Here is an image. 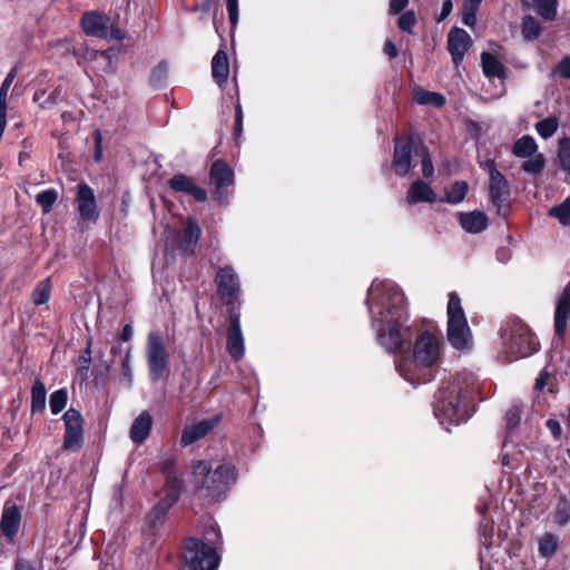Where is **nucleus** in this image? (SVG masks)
Wrapping results in <instances>:
<instances>
[{
    "mask_svg": "<svg viewBox=\"0 0 570 570\" xmlns=\"http://www.w3.org/2000/svg\"><path fill=\"white\" fill-rule=\"evenodd\" d=\"M376 342L386 352L400 351L413 336L403 291L389 279H374L365 299Z\"/></svg>",
    "mask_w": 570,
    "mask_h": 570,
    "instance_id": "f257e3e1",
    "label": "nucleus"
},
{
    "mask_svg": "<svg viewBox=\"0 0 570 570\" xmlns=\"http://www.w3.org/2000/svg\"><path fill=\"white\" fill-rule=\"evenodd\" d=\"M475 382L470 373H459L441 381L434 393L433 412L446 432L452 425L464 423L470 417L469 400Z\"/></svg>",
    "mask_w": 570,
    "mask_h": 570,
    "instance_id": "f03ea898",
    "label": "nucleus"
},
{
    "mask_svg": "<svg viewBox=\"0 0 570 570\" xmlns=\"http://www.w3.org/2000/svg\"><path fill=\"white\" fill-rule=\"evenodd\" d=\"M442 360V343L430 331L420 333L411 350L404 351L395 361L397 373L413 387L431 382Z\"/></svg>",
    "mask_w": 570,
    "mask_h": 570,
    "instance_id": "7ed1b4c3",
    "label": "nucleus"
},
{
    "mask_svg": "<svg viewBox=\"0 0 570 570\" xmlns=\"http://www.w3.org/2000/svg\"><path fill=\"white\" fill-rule=\"evenodd\" d=\"M204 527L206 529L209 528V531L205 532V540L207 542L194 537L187 538L184 541L181 570H216L218 568L220 558L215 548L212 547L219 539L217 524L212 519H208L205 521Z\"/></svg>",
    "mask_w": 570,
    "mask_h": 570,
    "instance_id": "20e7f679",
    "label": "nucleus"
},
{
    "mask_svg": "<svg viewBox=\"0 0 570 570\" xmlns=\"http://www.w3.org/2000/svg\"><path fill=\"white\" fill-rule=\"evenodd\" d=\"M193 476L199 483L196 487L197 491L209 502H214L226 497L230 485L236 482L237 471L230 463L212 470L208 462L198 461L193 466Z\"/></svg>",
    "mask_w": 570,
    "mask_h": 570,
    "instance_id": "39448f33",
    "label": "nucleus"
},
{
    "mask_svg": "<svg viewBox=\"0 0 570 570\" xmlns=\"http://www.w3.org/2000/svg\"><path fill=\"white\" fill-rule=\"evenodd\" d=\"M502 348L500 357L505 362H513L527 357L538 350L537 337L520 320H512L501 331Z\"/></svg>",
    "mask_w": 570,
    "mask_h": 570,
    "instance_id": "423d86ee",
    "label": "nucleus"
},
{
    "mask_svg": "<svg viewBox=\"0 0 570 570\" xmlns=\"http://www.w3.org/2000/svg\"><path fill=\"white\" fill-rule=\"evenodd\" d=\"M446 316V338L450 345L460 352L471 351L473 345L472 332L456 292L449 293Z\"/></svg>",
    "mask_w": 570,
    "mask_h": 570,
    "instance_id": "0eeeda50",
    "label": "nucleus"
},
{
    "mask_svg": "<svg viewBox=\"0 0 570 570\" xmlns=\"http://www.w3.org/2000/svg\"><path fill=\"white\" fill-rule=\"evenodd\" d=\"M146 360L149 380L153 383L165 377L168 372L169 354L159 332H149L146 342Z\"/></svg>",
    "mask_w": 570,
    "mask_h": 570,
    "instance_id": "6e6552de",
    "label": "nucleus"
},
{
    "mask_svg": "<svg viewBox=\"0 0 570 570\" xmlns=\"http://www.w3.org/2000/svg\"><path fill=\"white\" fill-rule=\"evenodd\" d=\"M485 169L489 174V195L498 213L505 216L510 197V187L507 178L497 169L495 161L488 159Z\"/></svg>",
    "mask_w": 570,
    "mask_h": 570,
    "instance_id": "1a4fd4ad",
    "label": "nucleus"
},
{
    "mask_svg": "<svg viewBox=\"0 0 570 570\" xmlns=\"http://www.w3.org/2000/svg\"><path fill=\"white\" fill-rule=\"evenodd\" d=\"M234 184V170L224 160H215L209 170V185L215 188V199L223 204H228L226 188Z\"/></svg>",
    "mask_w": 570,
    "mask_h": 570,
    "instance_id": "9d476101",
    "label": "nucleus"
},
{
    "mask_svg": "<svg viewBox=\"0 0 570 570\" xmlns=\"http://www.w3.org/2000/svg\"><path fill=\"white\" fill-rule=\"evenodd\" d=\"M215 282L217 284L218 292L226 298L227 305L230 309L235 311V305L239 302V279L235 271L230 266L219 268L216 274Z\"/></svg>",
    "mask_w": 570,
    "mask_h": 570,
    "instance_id": "9b49d317",
    "label": "nucleus"
},
{
    "mask_svg": "<svg viewBox=\"0 0 570 570\" xmlns=\"http://www.w3.org/2000/svg\"><path fill=\"white\" fill-rule=\"evenodd\" d=\"M62 420L66 428L63 449L77 452L83 442L82 416L79 411L69 409L65 412Z\"/></svg>",
    "mask_w": 570,
    "mask_h": 570,
    "instance_id": "f8f14e48",
    "label": "nucleus"
},
{
    "mask_svg": "<svg viewBox=\"0 0 570 570\" xmlns=\"http://www.w3.org/2000/svg\"><path fill=\"white\" fill-rule=\"evenodd\" d=\"M226 350L234 361H239L245 354V341L240 327V315L234 309L229 311Z\"/></svg>",
    "mask_w": 570,
    "mask_h": 570,
    "instance_id": "ddd939ff",
    "label": "nucleus"
},
{
    "mask_svg": "<svg viewBox=\"0 0 570 570\" xmlns=\"http://www.w3.org/2000/svg\"><path fill=\"white\" fill-rule=\"evenodd\" d=\"M77 209L83 220L96 223L99 219V209L97 206L94 189L85 181L78 184V191L75 199Z\"/></svg>",
    "mask_w": 570,
    "mask_h": 570,
    "instance_id": "4468645a",
    "label": "nucleus"
},
{
    "mask_svg": "<svg viewBox=\"0 0 570 570\" xmlns=\"http://www.w3.org/2000/svg\"><path fill=\"white\" fill-rule=\"evenodd\" d=\"M21 524V510L20 508L10 502L6 501L2 509L0 519V533L8 542H13Z\"/></svg>",
    "mask_w": 570,
    "mask_h": 570,
    "instance_id": "2eb2a0df",
    "label": "nucleus"
},
{
    "mask_svg": "<svg viewBox=\"0 0 570 570\" xmlns=\"http://www.w3.org/2000/svg\"><path fill=\"white\" fill-rule=\"evenodd\" d=\"M472 45L470 35L461 28L454 27L448 35V50L453 63L458 67Z\"/></svg>",
    "mask_w": 570,
    "mask_h": 570,
    "instance_id": "dca6fc26",
    "label": "nucleus"
},
{
    "mask_svg": "<svg viewBox=\"0 0 570 570\" xmlns=\"http://www.w3.org/2000/svg\"><path fill=\"white\" fill-rule=\"evenodd\" d=\"M412 163V144L411 139L402 141L401 138H395L394 154H393V169L400 177L406 176L411 170Z\"/></svg>",
    "mask_w": 570,
    "mask_h": 570,
    "instance_id": "f3484780",
    "label": "nucleus"
},
{
    "mask_svg": "<svg viewBox=\"0 0 570 570\" xmlns=\"http://www.w3.org/2000/svg\"><path fill=\"white\" fill-rule=\"evenodd\" d=\"M219 422V416L204 419L197 423L186 425L181 432L180 444L188 446L206 436Z\"/></svg>",
    "mask_w": 570,
    "mask_h": 570,
    "instance_id": "a211bd4d",
    "label": "nucleus"
},
{
    "mask_svg": "<svg viewBox=\"0 0 570 570\" xmlns=\"http://www.w3.org/2000/svg\"><path fill=\"white\" fill-rule=\"evenodd\" d=\"M183 481L175 473L168 472L165 483V497L155 507V511L165 514L180 498Z\"/></svg>",
    "mask_w": 570,
    "mask_h": 570,
    "instance_id": "6ab92c4d",
    "label": "nucleus"
},
{
    "mask_svg": "<svg viewBox=\"0 0 570 570\" xmlns=\"http://www.w3.org/2000/svg\"><path fill=\"white\" fill-rule=\"evenodd\" d=\"M168 185L175 191L191 195L198 203H204L207 200L206 189L198 187L193 178L184 174L174 175L169 179Z\"/></svg>",
    "mask_w": 570,
    "mask_h": 570,
    "instance_id": "aec40b11",
    "label": "nucleus"
},
{
    "mask_svg": "<svg viewBox=\"0 0 570 570\" xmlns=\"http://www.w3.org/2000/svg\"><path fill=\"white\" fill-rule=\"evenodd\" d=\"M570 313V295L567 289L558 296L554 309V335L562 340L566 335Z\"/></svg>",
    "mask_w": 570,
    "mask_h": 570,
    "instance_id": "412c9836",
    "label": "nucleus"
},
{
    "mask_svg": "<svg viewBox=\"0 0 570 570\" xmlns=\"http://www.w3.org/2000/svg\"><path fill=\"white\" fill-rule=\"evenodd\" d=\"M109 22L110 19L107 16L91 11L83 14L81 28L88 36L102 39L107 35Z\"/></svg>",
    "mask_w": 570,
    "mask_h": 570,
    "instance_id": "4be33fe9",
    "label": "nucleus"
},
{
    "mask_svg": "<svg viewBox=\"0 0 570 570\" xmlns=\"http://www.w3.org/2000/svg\"><path fill=\"white\" fill-rule=\"evenodd\" d=\"M436 199L438 195L434 189L421 179L414 180L406 193V203L410 205L417 203L432 204L436 202Z\"/></svg>",
    "mask_w": 570,
    "mask_h": 570,
    "instance_id": "5701e85b",
    "label": "nucleus"
},
{
    "mask_svg": "<svg viewBox=\"0 0 570 570\" xmlns=\"http://www.w3.org/2000/svg\"><path fill=\"white\" fill-rule=\"evenodd\" d=\"M200 228L197 223L189 220L187 226L178 234V248L184 254H191L198 243Z\"/></svg>",
    "mask_w": 570,
    "mask_h": 570,
    "instance_id": "b1692460",
    "label": "nucleus"
},
{
    "mask_svg": "<svg viewBox=\"0 0 570 570\" xmlns=\"http://www.w3.org/2000/svg\"><path fill=\"white\" fill-rule=\"evenodd\" d=\"M459 222L461 227L470 234H479L488 227L487 215L479 210L460 213Z\"/></svg>",
    "mask_w": 570,
    "mask_h": 570,
    "instance_id": "393cba45",
    "label": "nucleus"
},
{
    "mask_svg": "<svg viewBox=\"0 0 570 570\" xmlns=\"http://www.w3.org/2000/svg\"><path fill=\"white\" fill-rule=\"evenodd\" d=\"M151 426H153V419H151V415L149 414V412H147V411L141 412L135 419V421L130 428V439L137 444L144 443L147 440V438L149 436Z\"/></svg>",
    "mask_w": 570,
    "mask_h": 570,
    "instance_id": "a878e982",
    "label": "nucleus"
},
{
    "mask_svg": "<svg viewBox=\"0 0 570 570\" xmlns=\"http://www.w3.org/2000/svg\"><path fill=\"white\" fill-rule=\"evenodd\" d=\"M212 75L219 86L227 81L229 75V62L228 56L223 49H219L212 59Z\"/></svg>",
    "mask_w": 570,
    "mask_h": 570,
    "instance_id": "bb28decb",
    "label": "nucleus"
},
{
    "mask_svg": "<svg viewBox=\"0 0 570 570\" xmlns=\"http://www.w3.org/2000/svg\"><path fill=\"white\" fill-rule=\"evenodd\" d=\"M481 65L483 73L488 78H503L505 76L507 68L492 53H481Z\"/></svg>",
    "mask_w": 570,
    "mask_h": 570,
    "instance_id": "cd10ccee",
    "label": "nucleus"
},
{
    "mask_svg": "<svg viewBox=\"0 0 570 570\" xmlns=\"http://www.w3.org/2000/svg\"><path fill=\"white\" fill-rule=\"evenodd\" d=\"M413 100L417 105L434 106L438 108L443 107L446 102V99L442 94L429 91L420 87H416L413 90Z\"/></svg>",
    "mask_w": 570,
    "mask_h": 570,
    "instance_id": "c85d7f7f",
    "label": "nucleus"
},
{
    "mask_svg": "<svg viewBox=\"0 0 570 570\" xmlns=\"http://www.w3.org/2000/svg\"><path fill=\"white\" fill-rule=\"evenodd\" d=\"M538 145L534 138L530 135H524L519 138L512 148V153L514 156L519 158H528L532 155L537 154Z\"/></svg>",
    "mask_w": 570,
    "mask_h": 570,
    "instance_id": "c756f323",
    "label": "nucleus"
},
{
    "mask_svg": "<svg viewBox=\"0 0 570 570\" xmlns=\"http://www.w3.org/2000/svg\"><path fill=\"white\" fill-rule=\"evenodd\" d=\"M46 386L41 380H36L31 389V412H42L46 409Z\"/></svg>",
    "mask_w": 570,
    "mask_h": 570,
    "instance_id": "7c9ffc66",
    "label": "nucleus"
},
{
    "mask_svg": "<svg viewBox=\"0 0 570 570\" xmlns=\"http://www.w3.org/2000/svg\"><path fill=\"white\" fill-rule=\"evenodd\" d=\"M538 551L542 558L551 559L558 551V538L556 534L546 533L539 539Z\"/></svg>",
    "mask_w": 570,
    "mask_h": 570,
    "instance_id": "2f4dec72",
    "label": "nucleus"
},
{
    "mask_svg": "<svg viewBox=\"0 0 570 570\" xmlns=\"http://www.w3.org/2000/svg\"><path fill=\"white\" fill-rule=\"evenodd\" d=\"M548 215L556 218L563 227L570 226V196H568L559 205L552 206Z\"/></svg>",
    "mask_w": 570,
    "mask_h": 570,
    "instance_id": "473e14b6",
    "label": "nucleus"
},
{
    "mask_svg": "<svg viewBox=\"0 0 570 570\" xmlns=\"http://www.w3.org/2000/svg\"><path fill=\"white\" fill-rule=\"evenodd\" d=\"M557 155L560 168L570 177V136L558 140Z\"/></svg>",
    "mask_w": 570,
    "mask_h": 570,
    "instance_id": "72a5a7b5",
    "label": "nucleus"
},
{
    "mask_svg": "<svg viewBox=\"0 0 570 570\" xmlns=\"http://www.w3.org/2000/svg\"><path fill=\"white\" fill-rule=\"evenodd\" d=\"M468 193V184L464 180H456L451 189L445 193L444 198L442 202L449 203V204H460L463 202Z\"/></svg>",
    "mask_w": 570,
    "mask_h": 570,
    "instance_id": "f704fd0d",
    "label": "nucleus"
},
{
    "mask_svg": "<svg viewBox=\"0 0 570 570\" xmlns=\"http://www.w3.org/2000/svg\"><path fill=\"white\" fill-rule=\"evenodd\" d=\"M559 128V119L554 116L547 117L535 124V131L542 139L551 138Z\"/></svg>",
    "mask_w": 570,
    "mask_h": 570,
    "instance_id": "c9c22d12",
    "label": "nucleus"
},
{
    "mask_svg": "<svg viewBox=\"0 0 570 570\" xmlns=\"http://www.w3.org/2000/svg\"><path fill=\"white\" fill-rule=\"evenodd\" d=\"M529 159L524 160L521 165V169L524 173L531 175H540L546 166V159L542 154H534Z\"/></svg>",
    "mask_w": 570,
    "mask_h": 570,
    "instance_id": "e433bc0d",
    "label": "nucleus"
},
{
    "mask_svg": "<svg viewBox=\"0 0 570 570\" xmlns=\"http://www.w3.org/2000/svg\"><path fill=\"white\" fill-rule=\"evenodd\" d=\"M535 11L544 20H553L557 14V0H533Z\"/></svg>",
    "mask_w": 570,
    "mask_h": 570,
    "instance_id": "4c0bfd02",
    "label": "nucleus"
},
{
    "mask_svg": "<svg viewBox=\"0 0 570 570\" xmlns=\"http://www.w3.org/2000/svg\"><path fill=\"white\" fill-rule=\"evenodd\" d=\"M51 283L49 278L41 281L32 292V302L35 305L46 304L50 299Z\"/></svg>",
    "mask_w": 570,
    "mask_h": 570,
    "instance_id": "58836bf2",
    "label": "nucleus"
},
{
    "mask_svg": "<svg viewBox=\"0 0 570 570\" xmlns=\"http://www.w3.org/2000/svg\"><path fill=\"white\" fill-rule=\"evenodd\" d=\"M57 190L50 188L40 191L36 197V202L41 207L43 214H48L52 209L55 203L57 202Z\"/></svg>",
    "mask_w": 570,
    "mask_h": 570,
    "instance_id": "ea45409f",
    "label": "nucleus"
},
{
    "mask_svg": "<svg viewBox=\"0 0 570 570\" xmlns=\"http://www.w3.org/2000/svg\"><path fill=\"white\" fill-rule=\"evenodd\" d=\"M68 393L66 389H59L50 395L49 405L53 415L59 414L67 405Z\"/></svg>",
    "mask_w": 570,
    "mask_h": 570,
    "instance_id": "a19ab883",
    "label": "nucleus"
},
{
    "mask_svg": "<svg viewBox=\"0 0 570 570\" xmlns=\"http://www.w3.org/2000/svg\"><path fill=\"white\" fill-rule=\"evenodd\" d=\"M169 66L167 61H160L150 72L149 82L154 87H160L165 83Z\"/></svg>",
    "mask_w": 570,
    "mask_h": 570,
    "instance_id": "79ce46f5",
    "label": "nucleus"
},
{
    "mask_svg": "<svg viewBox=\"0 0 570 570\" xmlns=\"http://www.w3.org/2000/svg\"><path fill=\"white\" fill-rule=\"evenodd\" d=\"M91 355H92V338L89 337L87 340L86 348L81 352V354L78 357L79 372L83 377H87V375H88L89 367L91 364Z\"/></svg>",
    "mask_w": 570,
    "mask_h": 570,
    "instance_id": "37998d69",
    "label": "nucleus"
},
{
    "mask_svg": "<svg viewBox=\"0 0 570 570\" xmlns=\"http://www.w3.org/2000/svg\"><path fill=\"white\" fill-rule=\"evenodd\" d=\"M540 33V27L535 19L531 16H525L522 19V36L525 40H533Z\"/></svg>",
    "mask_w": 570,
    "mask_h": 570,
    "instance_id": "c03bdc74",
    "label": "nucleus"
},
{
    "mask_svg": "<svg viewBox=\"0 0 570 570\" xmlns=\"http://www.w3.org/2000/svg\"><path fill=\"white\" fill-rule=\"evenodd\" d=\"M554 521L559 525H566L570 522V503L564 497H561L557 504Z\"/></svg>",
    "mask_w": 570,
    "mask_h": 570,
    "instance_id": "a18cd8bd",
    "label": "nucleus"
},
{
    "mask_svg": "<svg viewBox=\"0 0 570 570\" xmlns=\"http://www.w3.org/2000/svg\"><path fill=\"white\" fill-rule=\"evenodd\" d=\"M130 362H131V348H127V351L125 352V354L121 358V362H120L122 379L126 381L127 387H130L132 385V380H134Z\"/></svg>",
    "mask_w": 570,
    "mask_h": 570,
    "instance_id": "49530a36",
    "label": "nucleus"
},
{
    "mask_svg": "<svg viewBox=\"0 0 570 570\" xmlns=\"http://www.w3.org/2000/svg\"><path fill=\"white\" fill-rule=\"evenodd\" d=\"M505 426L508 430L512 431L515 429L521 422V409L519 405H512L509 407L504 415Z\"/></svg>",
    "mask_w": 570,
    "mask_h": 570,
    "instance_id": "de8ad7c7",
    "label": "nucleus"
},
{
    "mask_svg": "<svg viewBox=\"0 0 570 570\" xmlns=\"http://www.w3.org/2000/svg\"><path fill=\"white\" fill-rule=\"evenodd\" d=\"M415 23L416 18L413 10H407L399 17L397 26L402 31L412 32Z\"/></svg>",
    "mask_w": 570,
    "mask_h": 570,
    "instance_id": "09e8293b",
    "label": "nucleus"
},
{
    "mask_svg": "<svg viewBox=\"0 0 570 570\" xmlns=\"http://www.w3.org/2000/svg\"><path fill=\"white\" fill-rule=\"evenodd\" d=\"M421 166H422V174L425 178H430L434 175V166L432 163V159L430 157V154L428 153L426 148H421Z\"/></svg>",
    "mask_w": 570,
    "mask_h": 570,
    "instance_id": "8fccbe9b",
    "label": "nucleus"
},
{
    "mask_svg": "<svg viewBox=\"0 0 570 570\" xmlns=\"http://www.w3.org/2000/svg\"><path fill=\"white\" fill-rule=\"evenodd\" d=\"M17 75H18V67H13L8 72L7 77L4 78V80L0 87V101L7 102L9 88H10L12 81L14 80V78L17 77Z\"/></svg>",
    "mask_w": 570,
    "mask_h": 570,
    "instance_id": "3c124183",
    "label": "nucleus"
},
{
    "mask_svg": "<svg viewBox=\"0 0 570 570\" xmlns=\"http://www.w3.org/2000/svg\"><path fill=\"white\" fill-rule=\"evenodd\" d=\"M556 75L570 79V57L562 58L561 61L551 70L550 76L554 77Z\"/></svg>",
    "mask_w": 570,
    "mask_h": 570,
    "instance_id": "603ef678",
    "label": "nucleus"
},
{
    "mask_svg": "<svg viewBox=\"0 0 570 570\" xmlns=\"http://www.w3.org/2000/svg\"><path fill=\"white\" fill-rule=\"evenodd\" d=\"M478 7H472L463 3L462 22L468 27H473L476 23Z\"/></svg>",
    "mask_w": 570,
    "mask_h": 570,
    "instance_id": "864d4df0",
    "label": "nucleus"
},
{
    "mask_svg": "<svg viewBox=\"0 0 570 570\" xmlns=\"http://www.w3.org/2000/svg\"><path fill=\"white\" fill-rule=\"evenodd\" d=\"M33 101L39 104L41 108H48L56 104V100L51 96H48L46 90H37L33 95Z\"/></svg>",
    "mask_w": 570,
    "mask_h": 570,
    "instance_id": "5fc2aeb1",
    "label": "nucleus"
},
{
    "mask_svg": "<svg viewBox=\"0 0 570 570\" xmlns=\"http://www.w3.org/2000/svg\"><path fill=\"white\" fill-rule=\"evenodd\" d=\"M546 426L556 440H559L562 434V428L560 420L557 417H550L546 421Z\"/></svg>",
    "mask_w": 570,
    "mask_h": 570,
    "instance_id": "6e6d98bb",
    "label": "nucleus"
},
{
    "mask_svg": "<svg viewBox=\"0 0 570 570\" xmlns=\"http://www.w3.org/2000/svg\"><path fill=\"white\" fill-rule=\"evenodd\" d=\"M244 114L240 104L235 107V137L238 138L243 132Z\"/></svg>",
    "mask_w": 570,
    "mask_h": 570,
    "instance_id": "4d7b16f0",
    "label": "nucleus"
},
{
    "mask_svg": "<svg viewBox=\"0 0 570 570\" xmlns=\"http://www.w3.org/2000/svg\"><path fill=\"white\" fill-rule=\"evenodd\" d=\"M227 11L232 26L238 21V0H227Z\"/></svg>",
    "mask_w": 570,
    "mask_h": 570,
    "instance_id": "13d9d810",
    "label": "nucleus"
},
{
    "mask_svg": "<svg viewBox=\"0 0 570 570\" xmlns=\"http://www.w3.org/2000/svg\"><path fill=\"white\" fill-rule=\"evenodd\" d=\"M497 261L507 264L512 257V250L508 246H501L495 252Z\"/></svg>",
    "mask_w": 570,
    "mask_h": 570,
    "instance_id": "bf43d9fd",
    "label": "nucleus"
},
{
    "mask_svg": "<svg viewBox=\"0 0 570 570\" xmlns=\"http://www.w3.org/2000/svg\"><path fill=\"white\" fill-rule=\"evenodd\" d=\"M106 37L102 39H111V40H122L125 39V33L118 28L114 27L110 22L107 27Z\"/></svg>",
    "mask_w": 570,
    "mask_h": 570,
    "instance_id": "052dcab7",
    "label": "nucleus"
},
{
    "mask_svg": "<svg viewBox=\"0 0 570 570\" xmlns=\"http://www.w3.org/2000/svg\"><path fill=\"white\" fill-rule=\"evenodd\" d=\"M94 139H95V155H94V158H95L96 161H100L101 156H102V148H101L102 136H101L100 130H98V129L95 130Z\"/></svg>",
    "mask_w": 570,
    "mask_h": 570,
    "instance_id": "680f3d73",
    "label": "nucleus"
},
{
    "mask_svg": "<svg viewBox=\"0 0 570 570\" xmlns=\"http://www.w3.org/2000/svg\"><path fill=\"white\" fill-rule=\"evenodd\" d=\"M409 3V0H390L389 11L391 14L400 13Z\"/></svg>",
    "mask_w": 570,
    "mask_h": 570,
    "instance_id": "e2e57ef3",
    "label": "nucleus"
},
{
    "mask_svg": "<svg viewBox=\"0 0 570 570\" xmlns=\"http://www.w3.org/2000/svg\"><path fill=\"white\" fill-rule=\"evenodd\" d=\"M549 373L547 371H542L539 376L534 381V389L537 391H542L547 385V381L549 379Z\"/></svg>",
    "mask_w": 570,
    "mask_h": 570,
    "instance_id": "0e129e2a",
    "label": "nucleus"
},
{
    "mask_svg": "<svg viewBox=\"0 0 570 570\" xmlns=\"http://www.w3.org/2000/svg\"><path fill=\"white\" fill-rule=\"evenodd\" d=\"M384 52L390 59H394L397 56V48L391 40H386L384 43Z\"/></svg>",
    "mask_w": 570,
    "mask_h": 570,
    "instance_id": "69168bd1",
    "label": "nucleus"
},
{
    "mask_svg": "<svg viewBox=\"0 0 570 570\" xmlns=\"http://www.w3.org/2000/svg\"><path fill=\"white\" fill-rule=\"evenodd\" d=\"M134 335V331H132V327L130 324H126L124 327H122V331L120 332V334L118 335V338L124 341V342H128L131 340Z\"/></svg>",
    "mask_w": 570,
    "mask_h": 570,
    "instance_id": "338daca9",
    "label": "nucleus"
},
{
    "mask_svg": "<svg viewBox=\"0 0 570 570\" xmlns=\"http://www.w3.org/2000/svg\"><path fill=\"white\" fill-rule=\"evenodd\" d=\"M452 8H453L452 1L451 0H445L442 3L440 20L445 19L451 13Z\"/></svg>",
    "mask_w": 570,
    "mask_h": 570,
    "instance_id": "774afa93",
    "label": "nucleus"
}]
</instances>
